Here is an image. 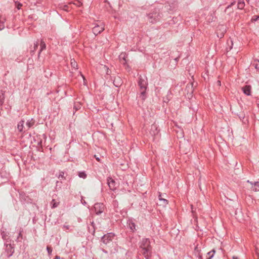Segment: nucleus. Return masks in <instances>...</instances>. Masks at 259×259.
<instances>
[{
  "mask_svg": "<svg viewBox=\"0 0 259 259\" xmlns=\"http://www.w3.org/2000/svg\"><path fill=\"white\" fill-rule=\"evenodd\" d=\"M39 45L38 40H37L36 42L34 43L33 49L30 50L31 55L32 56L34 54L35 50L37 49Z\"/></svg>",
  "mask_w": 259,
  "mask_h": 259,
  "instance_id": "obj_23",
  "label": "nucleus"
},
{
  "mask_svg": "<svg viewBox=\"0 0 259 259\" xmlns=\"http://www.w3.org/2000/svg\"><path fill=\"white\" fill-rule=\"evenodd\" d=\"M71 67L74 69L76 70L77 69V64L74 59L71 60Z\"/></svg>",
  "mask_w": 259,
  "mask_h": 259,
  "instance_id": "obj_27",
  "label": "nucleus"
},
{
  "mask_svg": "<svg viewBox=\"0 0 259 259\" xmlns=\"http://www.w3.org/2000/svg\"><path fill=\"white\" fill-rule=\"evenodd\" d=\"M151 133L152 135H155L158 134L157 127L156 125L153 124L151 125Z\"/></svg>",
  "mask_w": 259,
  "mask_h": 259,
  "instance_id": "obj_22",
  "label": "nucleus"
},
{
  "mask_svg": "<svg viewBox=\"0 0 259 259\" xmlns=\"http://www.w3.org/2000/svg\"><path fill=\"white\" fill-rule=\"evenodd\" d=\"M65 172L63 171H60L59 172V175L58 176V178L60 179V178L63 179L64 180L66 179V177L64 176Z\"/></svg>",
  "mask_w": 259,
  "mask_h": 259,
  "instance_id": "obj_31",
  "label": "nucleus"
},
{
  "mask_svg": "<svg viewBox=\"0 0 259 259\" xmlns=\"http://www.w3.org/2000/svg\"><path fill=\"white\" fill-rule=\"evenodd\" d=\"M102 251L105 253H108V251L107 250H106L105 249H104V248H102Z\"/></svg>",
  "mask_w": 259,
  "mask_h": 259,
  "instance_id": "obj_49",
  "label": "nucleus"
},
{
  "mask_svg": "<svg viewBox=\"0 0 259 259\" xmlns=\"http://www.w3.org/2000/svg\"><path fill=\"white\" fill-rule=\"evenodd\" d=\"M6 91L3 90L0 91V104H3L5 100V94Z\"/></svg>",
  "mask_w": 259,
  "mask_h": 259,
  "instance_id": "obj_19",
  "label": "nucleus"
},
{
  "mask_svg": "<svg viewBox=\"0 0 259 259\" xmlns=\"http://www.w3.org/2000/svg\"><path fill=\"white\" fill-rule=\"evenodd\" d=\"M113 83L116 88H119L123 83L122 79L121 77L117 76L114 78Z\"/></svg>",
  "mask_w": 259,
  "mask_h": 259,
  "instance_id": "obj_14",
  "label": "nucleus"
},
{
  "mask_svg": "<svg viewBox=\"0 0 259 259\" xmlns=\"http://www.w3.org/2000/svg\"><path fill=\"white\" fill-rule=\"evenodd\" d=\"M149 247H151L150 240L148 238L143 239L141 243L140 248H149Z\"/></svg>",
  "mask_w": 259,
  "mask_h": 259,
  "instance_id": "obj_13",
  "label": "nucleus"
},
{
  "mask_svg": "<svg viewBox=\"0 0 259 259\" xmlns=\"http://www.w3.org/2000/svg\"><path fill=\"white\" fill-rule=\"evenodd\" d=\"M68 6H67V5H64V6H63V9L64 10H65V11H68V10H67V9H68Z\"/></svg>",
  "mask_w": 259,
  "mask_h": 259,
  "instance_id": "obj_43",
  "label": "nucleus"
},
{
  "mask_svg": "<svg viewBox=\"0 0 259 259\" xmlns=\"http://www.w3.org/2000/svg\"><path fill=\"white\" fill-rule=\"evenodd\" d=\"M247 183L250 184L252 186H254V182L250 181L249 180L247 181Z\"/></svg>",
  "mask_w": 259,
  "mask_h": 259,
  "instance_id": "obj_45",
  "label": "nucleus"
},
{
  "mask_svg": "<svg viewBox=\"0 0 259 259\" xmlns=\"http://www.w3.org/2000/svg\"><path fill=\"white\" fill-rule=\"evenodd\" d=\"M63 228L64 229V230H70V226L67 225H64L63 226Z\"/></svg>",
  "mask_w": 259,
  "mask_h": 259,
  "instance_id": "obj_37",
  "label": "nucleus"
},
{
  "mask_svg": "<svg viewBox=\"0 0 259 259\" xmlns=\"http://www.w3.org/2000/svg\"><path fill=\"white\" fill-rule=\"evenodd\" d=\"M62 182H59L58 181H57L56 182V187H58V186H59L60 187V186L59 185V184H61Z\"/></svg>",
  "mask_w": 259,
  "mask_h": 259,
  "instance_id": "obj_47",
  "label": "nucleus"
},
{
  "mask_svg": "<svg viewBox=\"0 0 259 259\" xmlns=\"http://www.w3.org/2000/svg\"><path fill=\"white\" fill-rule=\"evenodd\" d=\"M251 87L250 85H245L242 88L243 93L247 96L251 95Z\"/></svg>",
  "mask_w": 259,
  "mask_h": 259,
  "instance_id": "obj_15",
  "label": "nucleus"
},
{
  "mask_svg": "<svg viewBox=\"0 0 259 259\" xmlns=\"http://www.w3.org/2000/svg\"><path fill=\"white\" fill-rule=\"evenodd\" d=\"M35 123V120L33 118H31L27 121L26 123V125L27 127V130H29L30 127H31Z\"/></svg>",
  "mask_w": 259,
  "mask_h": 259,
  "instance_id": "obj_17",
  "label": "nucleus"
},
{
  "mask_svg": "<svg viewBox=\"0 0 259 259\" xmlns=\"http://www.w3.org/2000/svg\"><path fill=\"white\" fill-rule=\"evenodd\" d=\"M107 184L110 190H114L116 189V182L111 177H108L107 179Z\"/></svg>",
  "mask_w": 259,
  "mask_h": 259,
  "instance_id": "obj_11",
  "label": "nucleus"
},
{
  "mask_svg": "<svg viewBox=\"0 0 259 259\" xmlns=\"http://www.w3.org/2000/svg\"><path fill=\"white\" fill-rule=\"evenodd\" d=\"M25 120L21 119L17 124V129L19 132L21 133H24L26 131H27V127L24 126Z\"/></svg>",
  "mask_w": 259,
  "mask_h": 259,
  "instance_id": "obj_9",
  "label": "nucleus"
},
{
  "mask_svg": "<svg viewBox=\"0 0 259 259\" xmlns=\"http://www.w3.org/2000/svg\"><path fill=\"white\" fill-rule=\"evenodd\" d=\"M142 249V254L144 255V257L146 259H149L151 256V247H149V248H141Z\"/></svg>",
  "mask_w": 259,
  "mask_h": 259,
  "instance_id": "obj_12",
  "label": "nucleus"
},
{
  "mask_svg": "<svg viewBox=\"0 0 259 259\" xmlns=\"http://www.w3.org/2000/svg\"><path fill=\"white\" fill-rule=\"evenodd\" d=\"M1 235H2V238L4 239V240H6V237L7 236V233L5 231H1Z\"/></svg>",
  "mask_w": 259,
  "mask_h": 259,
  "instance_id": "obj_35",
  "label": "nucleus"
},
{
  "mask_svg": "<svg viewBox=\"0 0 259 259\" xmlns=\"http://www.w3.org/2000/svg\"><path fill=\"white\" fill-rule=\"evenodd\" d=\"M89 231L90 232H91V230H90V228H89Z\"/></svg>",
  "mask_w": 259,
  "mask_h": 259,
  "instance_id": "obj_61",
  "label": "nucleus"
},
{
  "mask_svg": "<svg viewBox=\"0 0 259 259\" xmlns=\"http://www.w3.org/2000/svg\"><path fill=\"white\" fill-rule=\"evenodd\" d=\"M47 250L48 251V253L49 254H51L52 251H53V249H52V248L50 246H47Z\"/></svg>",
  "mask_w": 259,
  "mask_h": 259,
  "instance_id": "obj_36",
  "label": "nucleus"
},
{
  "mask_svg": "<svg viewBox=\"0 0 259 259\" xmlns=\"http://www.w3.org/2000/svg\"><path fill=\"white\" fill-rule=\"evenodd\" d=\"M40 49L38 53V58L40 56V54L41 52L46 49V43L45 42V41L43 40H41L40 43Z\"/></svg>",
  "mask_w": 259,
  "mask_h": 259,
  "instance_id": "obj_18",
  "label": "nucleus"
},
{
  "mask_svg": "<svg viewBox=\"0 0 259 259\" xmlns=\"http://www.w3.org/2000/svg\"><path fill=\"white\" fill-rule=\"evenodd\" d=\"M114 237V233H108L101 237V241L105 245V247H109L112 244V240Z\"/></svg>",
  "mask_w": 259,
  "mask_h": 259,
  "instance_id": "obj_2",
  "label": "nucleus"
},
{
  "mask_svg": "<svg viewBox=\"0 0 259 259\" xmlns=\"http://www.w3.org/2000/svg\"><path fill=\"white\" fill-rule=\"evenodd\" d=\"M91 225L93 227V231L92 232V234L94 235L95 233V229H96V228H95V224L94 223V222L93 221H92V222H91Z\"/></svg>",
  "mask_w": 259,
  "mask_h": 259,
  "instance_id": "obj_33",
  "label": "nucleus"
},
{
  "mask_svg": "<svg viewBox=\"0 0 259 259\" xmlns=\"http://www.w3.org/2000/svg\"><path fill=\"white\" fill-rule=\"evenodd\" d=\"M236 2L235 1L232 2L230 5H229L225 9V12L227 13L229 9H231V7L235 4Z\"/></svg>",
  "mask_w": 259,
  "mask_h": 259,
  "instance_id": "obj_29",
  "label": "nucleus"
},
{
  "mask_svg": "<svg viewBox=\"0 0 259 259\" xmlns=\"http://www.w3.org/2000/svg\"><path fill=\"white\" fill-rule=\"evenodd\" d=\"M161 17L159 10H155L153 12L149 14L147 16L148 20L151 23H156L159 21Z\"/></svg>",
  "mask_w": 259,
  "mask_h": 259,
  "instance_id": "obj_3",
  "label": "nucleus"
},
{
  "mask_svg": "<svg viewBox=\"0 0 259 259\" xmlns=\"http://www.w3.org/2000/svg\"><path fill=\"white\" fill-rule=\"evenodd\" d=\"M59 203L56 201L55 199H53L51 202L52 208H54L58 206Z\"/></svg>",
  "mask_w": 259,
  "mask_h": 259,
  "instance_id": "obj_28",
  "label": "nucleus"
},
{
  "mask_svg": "<svg viewBox=\"0 0 259 259\" xmlns=\"http://www.w3.org/2000/svg\"><path fill=\"white\" fill-rule=\"evenodd\" d=\"M94 209L95 213L97 215H99L104 211L105 206L102 203H96L94 206Z\"/></svg>",
  "mask_w": 259,
  "mask_h": 259,
  "instance_id": "obj_7",
  "label": "nucleus"
},
{
  "mask_svg": "<svg viewBox=\"0 0 259 259\" xmlns=\"http://www.w3.org/2000/svg\"><path fill=\"white\" fill-rule=\"evenodd\" d=\"M158 198H159H159H161V194H160V195H159Z\"/></svg>",
  "mask_w": 259,
  "mask_h": 259,
  "instance_id": "obj_60",
  "label": "nucleus"
},
{
  "mask_svg": "<svg viewBox=\"0 0 259 259\" xmlns=\"http://www.w3.org/2000/svg\"><path fill=\"white\" fill-rule=\"evenodd\" d=\"M54 259H61V257L58 255H56Z\"/></svg>",
  "mask_w": 259,
  "mask_h": 259,
  "instance_id": "obj_52",
  "label": "nucleus"
},
{
  "mask_svg": "<svg viewBox=\"0 0 259 259\" xmlns=\"http://www.w3.org/2000/svg\"><path fill=\"white\" fill-rule=\"evenodd\" d=\"M231 42L232 46L230 47V50H231L232 48V46H233V42L232 40H231Z\"/></svg>",
  "mask_w": 259,
  "mask_h": 259,
  "instance_id": "obj_55",
  "label": "nucleus"
},
{
  "mask_svg": "<svg viewBox=\"0 0 259 259\" xmlns=\"http://www.w3.org/2000/svg\"><path fill=\"white\" fill-rule=\"evenodd\" d=\"M3 104H0V115L2 114V111L3 110Z\"/></svg>",
  "mask_w": 259,
  "mask_h": 259,
  "instance_id": "obj_44",
  "label": "nucleus"
},
{
  "mask_svg": "<svg viewBox=\"0 0 259 259\" xmlns=\"http://www.w3.org/2000/svg\"><path fill=\"white\" fill-rule=\"evenodd\" d=\"M78 176L79 178L84 179H85L87 177V175L84 171H79L78 173Z\"/></svg>",
  "mask_w": 259,
  "mask_h": 259,
  "instance_id": "obj_26",
  "label": "nucleus"
},
{
  "mask_svg": "<svg viewBox=\"0 0 259 259\" xmlns=\"http://www.w3.org/2000/svg\"><path fill=\"white\" fill-rule=\"evenodd\" d=\"M185 91L187 92V93L192 94L194 91L193 83L187 84Z\"/></svg>",
  "mask_w": 259,
  "mask_h": 259,
  "instance_id": "obj_16",
  "label": "nucleus"
},
{
  "mask_svg": "<svg viewBox=\"0 0 259 259\" xmlns=\"http://www.w3.org/2000/svg\"><path fill=\"white\" fill-rule=\"evenodd\" d=\"M259 19V15H254L251 18L252 22H255Z\"/></svg>",
  "mask_w": 259,
  "mask_h": 259,
  "instance_id": "obj_34",
  "label": "nucleus"
},
{
  "mask_svg": "<svg viewBox=\"0 0 259 259\" xmlns=\"http://www.w3.org/2000/svg\"><path fill=\"white\" fill-rule=\"evenodd\" d=\"M19 194V199L21 202L23 203H31V199L28 195L23 191H18Z\"/></svg>",
  "mask_w": 259,
  "mask_h": 259,
  "instance_id": "obj_6",
  "label": "nucleus"
},
{
  "mask_svg": "<svg viewBox=\"0 0 259 259\" xmlns=\"http://www.w3.org/2000/svg\"><path fill=\"white\" fill-rule=\"evenodd\" d=\"M4 246H5V250L7 252L6 256L8 258H9L12 256L14 252V244H12L9 243L8 240H6L4 243Z\"/></svg>",
  "mask_w": 259,
  "mask_h": 259,
  "instance_id": "obj_4",
  "label": "nucleus"
},
{
  "mask_svg": "<svg viewBox=\"0 0 259 259\" xmlns=\"http://www.w3.org/2000/svg\"><path fill=\"white\" fill-rule=\"evenodd\" d=\"M134 221V220L130 219H128L127 222V227L130 228L132 232H134L135 231H137L138 229V227L135 224Z\"/></svg>",
  "mask_w": 259,
  "mask_h": 259,
  "instance_id": "obj_8",
  "label": "nucleus"
},
{
  "mask_svg": "<svg viewBox=\"0 0 259 259\" xmlns=\"http://www.w3.org/2000/svg\"><path fill=\"white\" fill-rule=\"evenodd\" d=\"M199 259H203L202 256L201 255L199 256Z\"/></svg>",
  "mask_w": 259,
  "mask_h": 259,
  "instance_id": "obj_58",
  "label": "nucleus"
},
{
  "mask_svg": "<svg viewBox=\"0 0 259 259\" xmlns=\"http://www.w3.org/2000/svg\"><path fill=\"white\" fill-rule=\"evenodd\" d=\"M251 190L256 192L259 191V182H254V186H252L250 188Z\"/></svg>",
  "mask_w": 259,
  "mask_h": 259,
  "instance_id": "obj_20",
  "label": "nucleus"
},
{
  "mask_svg": "<svg viewBox=\"0 0 259 259\" xmlns=\"http://www.w3.org/2000/svg\"><path fill=\"white\" fill-rule=\"evenodd\" d=\"M6 21V18H3L2 16L0 17V31L3 30L4 27V23Z\"/></svg>",
  "mask_w": 259,
  "mask_h": 259,
  "instance_id": "obj_24",
  "label": "nucleus"
},
{
  "mask_svg": "<svg viewBox=\"0 0 259 259\" xmlns=\"http://www.w3.org/2000/svg\"><path fill=\"white\" fill-rule=\"evenodd\" d=\"M159 201L162 202V205L165 206L168 203V201L163 198H159Z\"/></svg>",
  "mask_w": 259,
  "mask_h": 259,
  "instance_id": "obj_32",
  "label": "nucleus"
},
{
  "mask_svg": "<svg viewBox=\"0 0 259 259\" xmlns=\"http://www.w3.org/2000/svg\"><path fill=\"white\" fill-rule=\"evenodd\" d=\"M22 232L23 230L22 229H20L19 232L18 236L17 237V239H16V241L17 242L21 241V240L22 239Z\"/></svg>",
  "mask_w": 259,
  "mask_h": 259,
  "instance_id": "obj_25",
  "label": "nucleus"
},
{
  "mask_svg": "<svg viewBox=\"0 0 259 259\" xmlns=\"http://www.w3.org/2000/svg\"><path fill=\"white\" fill-rule=\"evenodd\" d=\"M213 257V254H211L210 256H209L208 258H207L206 259H211Z\"/></svg>",
  "mask_w": 259,
  "mask_h": 259,
  "instance_id": "obj_50",
  "label": "nucleus"
},
{
  "mask_svg": "<svg viewBox=\"0 0 259 259\" xmlns=\"http://www.w3.org/2000/svg\"><path fill=\"white\" fill-rule=\"evenodd\" d=\"M217 83L218 85H221V81L220 80H218Z\"/></svg>",
  "mask_w": 259,
  "mask_h": 259,
  "instance_id": "obj_53",
  "label": "nucleus"
},
{
  "mask_svg": "<svg viewBox=\"0 0 259 259\" xmlns=\"http://www.w3.org/2000/svg\"><path fill=\"white\" fill-rule=\"evenodd\" d=\"M178 7V3L177 1H174L170 3H167L164 6V9L170 13L171 12L175 11L177 10Z\"/></svg>",
  "mask_w": 259,
  "mask_h": 259,
  "instance_id": "obj_5",
  "label": "nucleus"
},
{
  "mask_svg": "<svg viewBox=\"0 0 259 259\" xmlns=\"http://www.w3.org/2000/svg\"><path fill=\"white\" fill-rule=\"evenodd\" d=\"M79 74L80 75V76L82 77V78H83V81L84 82L85 81V77L84 76V75L81 73V72H79Z\"/></svg>",
  "mask_w": 259,
  "mask_h": 259,
  "instance_id": "obj_42",
  "label": "nucleus"
},
{
  "mask_svg": "<svg viewBox=\"0 0 259 259\" xmlns=\"http://www.w3.org/2000/svg\"><path fill=\"white\" fill-rule=\"evenodd\" d=\"M234 12L233 9L231 8V9H229V10L228 11L227 13L228 14L230 15L231 13H232Z\"/></svg>",
  "mask_w": 259,
  "mask_h": 259,
  "instance_id": "obj_41",
  "label": "nucleus"
},
{
  "mask_svg": "<svg viewBox=\"0 0 259 259\" xmlns=\"http://www.w3.org/2000/svg\"><path fill=\"white\" fill-rule=\"evenodd\" d=\"M0 176H1V178H4L3 176V175H2V172H0Z\"/></svg>",
  "mask_w": 259,
  "mask_h": 259,
  "instance_id": "obj_59",
  "label": "nucleus"
},
{
  "mask_svg": "<svg viewBox=\"0 0 259 259\" xmlns=\"http://www.w3.org/2000/svg\"><path fill=\"white\" fill-rule=\"evenodd\" d=\"M138 85L140 88V97L143 100L146 98V90L148 83L146 80L143 79L141 76L139 77Z\"/></svg>",
  "mask_w": 259,
  "mask_h": 259,
  "instance_id": "obj_1",
  "label": "nucleus"
},
{
  "mask_svg": "<svg viewBox=\"0 0 259 259\" xmlns=\"http://www.w3.org/2000/svg\"><path fill=\"white\" fill-rule=\"evenodd\" d=\"M245 6V2L243 0H238L237 4V8L242 10Z\"/></svg>",
  "mask_w": 259,
  "mask_h": 259,
  "instance_id": "obj_21",
  "label": "nucleus"
},
{
  "mask_svg": "<svg viewBox=\"0 0 259 259\" xmlns=\"http://www.w3.org/2000/svg\"><path fill=\"white\" fill-rule=\"evenodd\" d=\"M253 65L254 66V67L256 70H259V60H254Z\"/></svg>",
  "mask_w": 259,
  "mask_h": 259,
  "instance_id": "obj_30",
  "label": "nucleus"
},
{
  "mask_svg": "<svg viewBox=\"0 0 259 259\" xmlns=\"http://www.w3.org/2000/svg\"><path fill=\"white\" fill-rule=\"evenodd\" d=\"M16 4V8L19 10L21 9V7H22V5L21 3H18V4Z\"/></svg>",
  "mask_w": 259,
  "mask_h": 259,
  "instance_id": "obj_39",
  "label": "nucleus"
},
{
  "mask_svg": "<svg viewBox=\"0 0 259 259\" xmlns=\"http://www.w3.org/2000/svg\"><path fill=\"white\" fill-rule=\"evenodd\" d=\"M76 5L78 6V7H80L81 5H82V3L80 2H78L77 4H76Z\"/></svg>",
  "mask_w": 259,
  "mask_h": 259,
  "instance_id": "obj_48",
  "label": "nucleus"
},
{
  "mask_svg": "<svg viewBox=\"0 0 259 259\" xmlns=\"http://www.w3.org/2000/svg\"><path fill=\"white\" fill-rule=\"evenodd\" d=\"M224 36V34L223 33H222L221 35H220V36H218V37H220V38H222Z\"/></svg>",
  "mask_w": 259,
  "mask_h": 259,
  "instance_id": "obj_57",
  "label": "nucleus"
},
{
  "mask_svg": "<svg viewBox=\"0 0 259 259\" xmlns=\"http://www.w3.org/2000/svg\"><path fill=\"white\" fill-rule=\"evenodd\" d=\"M110 71H109V68H107V72H106V74H110Z\"/></svg>",
  "mask_w": 259,
  "mask_h": 259,
  "instance_id": "obj_51",
  "label": "nucleus"
},
{
  "mask_svg": "<svg viewBox=\"0 0 259 259\" xmlns=\"http://www.w3.org/2000/svg\"><path fill=\"white\" fill-rule=\"evenodd\" d=\"M215 252V251L214 249H212V250H211L210 251L208 252L207 253V254L209 255V256H210V255L211 254H213V256L214 255V253Z\"/></svg>",
  "mask_w": 259,
  "mask_h": 259,
  "instance_id": "obj_38",
  "label": "nucleus"
},
{
  "mask_svg": "<svg viewBox=\"0 0 259 259\" xmlns=\"http://www.w3.org/2000/svg\"><path fill=\"white\" fill-rule=\"evenodd\" d=\"M233 259H239L237 256H233Z\"/></svg>",
  "mask_w": 259,
  "mask_h": 259,
  "instance_id": "obj_56",
  "label": "nucleus"
},
{
  "mask_svg": "<svg viewBox=\"0 0 259 259\" xmlns=\"http://www.w3.org/2000/svg\"><path fill=\"white\" fill-rule=\"evenodd\" d=\"M239 118H240V119H241L242 118H243H243H244V116H243V115L239 116Z\"/></svg>",
  "mask_w": 259,
  "mask_h": 259,
  "instance_id": "obj_54",
  "label": "nucleus"
},
{
  "mask_svg": "<svg viewBox=\"0 0 259 259\" xmlns=\"http://www.w3.org/2000/svg\"><path fill=\"white\" fill-rule=\"evenodd\" d=\"M126 56H125V55L124 54V56L123 57H122V60H123V62H122V63L123 64H125L126 63Z\"/></svg>",
  "mask_w": 259,
  "mask_h": 259,
  "instance_id": "obj_40",
  "label": "nucleus"
},
{
  "mask_svg": "<svg viewBox=\"0 0 259 259\" xmlns=\"http://www.w3.org/2000/svg\"><path fill=\"white\" fill-rule=\"evenodd\" d=\"M104 30L103 25H96L92 29V31L95 35L101 33Z\"/></svg>",
  "mask_w": 259,
  "mask_h": 259,
  "instance_id": "obj_10",
  "label": "nucleus"
},
{
  "mask_svg": "<svg viewBox=\"0 0 259 259\" xmlns=\"http://www.w3.org/2000/svg\"><path fill=\"white\" fill-rule=\"evenodd\" d=\"M94 157L98 161H100V158L99 157H97L96 155H94Z\"/></svg>",
  "mask_w": 259,
  "mask_h": 259,
  "instance_id": "obj_46",
  "label": "nucleus"
}]
</instances>
